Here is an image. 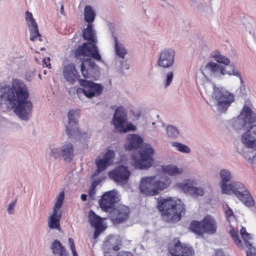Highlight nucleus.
Returning <instances> with one entry per match:
<instances>
[{
  "mask_svg": "<svg viewBox=\"0 0 256 256\" xmlns=\"http://www.w3.org/2000/svg\"><path fill=\"white\" fill-rule=\"evenodd\" d=\"M62 213L61 212H59L58 216H50L48 220V224L51 229H56L58 230H60V220L62 217Z\"/></svg>",
  "mask_w": 256,
  "mask_h": 256,
  "instance_id": "29",
  "label": "nucleus"
},
{
  "mask_svg": "<svg viewBox=\"0 0 256 256\" xmlns=\"http://www.w3.org/2000/svg\"><path fill=\"white\" fill-rule=\"evenodd\" d=\"M115 156V153L113 150H108L103 156L102 158L96 160V164L98 167L99 172H102L106 168L111 165L113 162V159Z\"/></svg>",
  "mask_w": 256,
  "mask_h": 256,
  "instance_id": "20",
  "label": "nucleus"
},
{
  "mask_svg": "<svg viewBox=\"0 0 256 256\" xmlns=\"http://www.w3.org/2000/svg\"><path fill=\"white\" fill-rule=\"evenodd\" d=\"M82 36L87 42L78 46L74 52L76 56H90L97 62H103L99 50L96 44L98 40L96 31L92 24H88L86 28L83 29Z\"/></svg>",
  "mask_w": 256,
  "mask_h": 256,
  "instance_id": "5",
  "label": "nucleus"
},
{
  "mask_svg": "<svg viewBox=\"0 0 256 256\" xmlns=\"http://www.w3.org/2000/svg\"><path fill=\"white\" fill-rule=\"evenodd\" d=\"M73 256H78V254L77 253H75V254H72Z\"/></svg>",
  "mask_w": 256,
  "mask_h": 256,
  "instance_id": "61",
  "label": "nucleus"
},
{
  "mask_svg": "<svg viewBox=\"0 0 256 256\" xmlns=\"http://www.w3.org/2000/svg\"><path fill=\"white\" fill-rule=\"evenodd\" d=\"M174 77V73L172 72H168L166 76V82L164 86L167 88L172 82Z\"/></svg>",
  "mask_w": 256,
  "mask_h": 256,
  "instance_id": "38",
  "label": "nucleus"
},
{
  "mask_svg": "<svg viewBox=\"0 0 256 256\" xmlns=\"http://www.w3.org/2000/svg\"><path fill=\"white\" fill-rule=\"evenodd\" d=\"M94 60L96 61L92 57L88 56L84 59L80 64V70L82 76L85 78H92L96 80L100 76L99 66Z\"/></svg>",
  "mask_w": 256,
  "mask_h": 256,
  "instance_id": "13",
  "label": "nucleus"
},
{
  "mask_svg": "<svg viewBox=\"0 0 256 256\" xmlns=\"http://www.w3.org/2000/svg\"><path fill=\"white\" fill-rule=\"evenodd\" d=\"M49 156L54 160L62 158L64 160L70 162L74 156V146L70 142H65L59 147L54 144L50 145Z\"/></svg>",
  "mask_w": 256,
  "mask_h": 256,
  "instance_id": "9",
  "label": "nucleus"
},
{
  "mask_svg": "<svg viewBox=\"0 0 256 256\" xmlns=\"http://www.w3.org/2000/svg\"><path fill=\"white\" fill-rule=\"evenodd\" d=\"M80 198L84 202L86 201L87 200V195L86 194H82L80 196Z\"/></svg>",
  "mask_w": 256,
  "mask_h": 256,
  "instance_id": "55",
  "label": "nucleus"
},
{
  "mask_svg": "<svg viewBox=\"0 0 256 256\" xmlns=\"http://www.w3.org/2000/svg\"><path fill=\"white\" fill-rule=\"evenodd\" d=\"M130 172L128 167L120 166L108 172V177L116 183L126 184L130 178Z\"/></svg>",
  "mask_w": 256,
  "mask_h": 256,
  "instance_id": "14",
  "label": "nucleus"
},
{
  "mask_svg": "<svg viewBox=\"0 0 256 256\" xmlns=\"http://www.w3.org/2000/svg\"><path fill=\"white\" fill-rule=\"evenodd\" d=\"M226 215L227 217L230 218L234 215V212L232 208H228L225 212Z\"/></svg>",
  "mask_w": 256,
  "mask_h": 256,
  "instance_id": "52",
  "label": "nucleus"
},
{
  "mask_svg": "<svg viewBox=\"0 0 256 256\" xmlns=\"http://www.w3.org/2000/svg\"><path fill=\"white\" fill-rule=\"evenodd\" d=\"M43 62H44L46 64V66L49 68H50L51 67H50V64L49 63L48 64H47L46 62V58H43Z\"/></svg>",
  "mask_w": 256,
  "mask_h": 256,
  "instance_id": "57",
  "label": "nucleus"
},
{
  "mask_svg": "<svg viewBox=\"0 0 256 256\" xmlns=\"http://www.w3.org/2000/svg\"><path fill=\"white\" fill-rule=\"evenodd\" d=\"M28 88L22 81L14 80L12 86L4 85L0 88V107L2 104H10L16 114L22 120L28 121L32 116V102L28 100Z\"/></svg>",
  "mask_w": 256,
  "mask_h": 256,
  "instance_id": "1",
  "label": "nucleus"
},
{
  "mask_svg": "<svg viewBox=\"0 0 256 256\" xmlns=\"http://www.w3.org/2000/svg\"><path fill=\"white\" fill-rule=\"evenodd\" d=\"M88 138V134L87 132H82L80 131V134H78V135H76V137H74V138H73L72 139H75V138H83V139H86V138Z\"/></svg>",
  "mask_w": 256,
  "mask_h": 256,
  "instance_id": "46",
  "label": "nucleus"
},
{
  "mask_svg": "<svg viewBox=\"0 0 256 256\" xmlns=\"http://www.w3.org/2000/svg\"><path fill=\"white\" fill-rule=\"evenodd\" d=\"M94 228V238L96 239L104 229L102 226H95Z\"/></svg>",
  "mask_w": 256,
  "mask_h": 256,
  "instance_id": "40",
  "label": "nucleus"
},
{
  "mask_svg": "<svg viewBox=\"0 0 256 256\" xmlns=\"http://www.w3.org/2000/svg\"><path fill=\"white\" fill-rule=\"evenodd\" d=\"M50 248L52 252L56 256H68V252L66 250L61 242L58 240H55L52 243Z\"/></svg>",
  "mask_w": 256,
  "mask_h": 256,
  "instance_id": "23",
  "label": "nucleus"
},
{
  "mask_svg": "<svg viewBox=\"0 0 256 256\" xmlns=\"http://www.w3.org/2000/svg\"><path fill=\"white\" fill-rule=\"evenodd\" d=\"M38 38V40L40 41V42L43 41L42 36L39 32H38V34H36V36L34 34H32V33H31V32H30V39L31 41L34 42Z\"/></svg>",
  "mask_w": 256,
  "mask_h": 256,
  "instance_id": "44",
  "label": "nucleus"
},
{
  "mask_svg": "<svg viewBox=\"0 0 256 256\" xmlns=\"http://www.w3.org/2000/svg\"><path fill=\"white\" fill-rule=\"evenodd\" d=\"M210 57L213 58L217 64H222L224 66H228L230 64V60L226 56L221 54L218 50H215L210 54Z\"/></svg>",
  "mask_w": 256,
  "mask_h": 256,
  "instance_id": "25",
  "label": "nucleus"
},
{
  "mask_svg": "<svg viewBox=\"0 0 256 256\" xmlns=\"http://www.w3.org/2000/svg\"><path fill=\"white\" fill-rule=\"evenodd\" d=\"M26 19L27 21L30 22V24H28L30 32H31L32 34H34L35 36L36 34H38V24L33 18L32 14L29 11H26Z\"/></svg>",
  "mask_w": 256,
  "mask_h": 256,
  "instance_id": "24",
  "label": "nucleus"
},
{
  "mask_svg": "<svg viewBox=\"0 0 256 256\" xmlns=\"http://www.w3.org/2000/svg\"><path fill=\"white\" fill-rule=\"evenodd\" d=\"M202 225V220H192L190 224V229L194 233L200 236H202L204 234Z\"/></svg>",
  "mask_w": 256,
  "mask_h": 256,
  "instance_id": "28",
  "label": "nucleus"
},
{
  "mask_svg": "<svg viewBox=\"0 0 256 256\" xmlns=\"http://www.w3.org/2000/svg\"><path fill=\"white\" fill-rule=\"evenodd\" d=\"M130 112L134 117L138 118L141 115L140 110H131Z\"/></svg>",
  "mask_w": 256,
  "mask_h": 256,
  "instance_id": "49",
  "label": "nucleus"
},
{
  "mask_svg": "<svg viewBox=\"0 0 256 256\" xmlns=\"http://www.w3.org/2000/svg\"><path fill=\"white\" fill-rule=\"evenodd\" d=\"M88 221L93 227L102 226V218L96 215L92 210H90L88 212Z\"/></svg>",
  "mask_w": 256,
  "mask_h": 256,
  "instance_id": "27",
  "label": "nucleus"
},
{
  "mask_svg": "<svg viewBox=\"0 0 256 256\" xmlns=\"http://www.w3.org/2000/svg\"><path fill=\"white\" fill-rule=\"evenodd\" d=\"M80 115L78 110H70L67 114L68 122L66 126L65 132L69 138H73L80 134L78 124Z\"/></svg>",
  "mask_w": 256,
  "mask_h": 256,
  "instance_id": "12",
  "label": "nucleus"
},
{
  "mask_svg": "<svg viewBox=\"0 0 256 256\" xmlns=\"http://www.w3.org/2000/svg\"><path fill=\"white\" fill-rule=\"evenodd\" d=\"M104 178L103 177H99L96 179H95L94 180L92 181V182L90 188H92L96 189V187L102 181Z\"/></svg>",
  "mask_w": 256,
  "mask_h": 256,
  "instance_id": "42",
  "label": "nucleus"
},
{
  "mask_svg": "<svg viewBox=\"0 0 256 256\" xmlns=\"http://www.w3.org/2000/svg\"><path fill=\"white\" fill-rule=\"evenodd\" d=\"M17 202V199L16 198L14 201L11 202L9 206H8L7 212L9 214H14V208L16 206V203Z\"/></svg>",
  "mask_w": 256,
  "mask_h": 256,
  "instance_id": "43",
  "label": "nucleus"
},
{
  "mask_svg": "<svg viewBox=\"0 0 256 256\" xmlns=\"http://www.w3.org/2000/svg\"><path fill=\"white\" fill-rule=\"evenodd\" d=\"M220 181V185L222 194H234L243 204L250 208L254 206V200L244 184L240 182L232 181L230 172L227 169H222L219 172Z\"/></svg>",
  "mask_w": 256,
  "mask_h": 256,
  "instance_id": "3",
  "label": "nucleus"
},
{
  "mask_svg": "<svg viewBox=\"0 0 256 256\" xmlns=\"http://www.w3.org/2000/svg\"><path fill=\"white\" fill-rule=\"evenodd\" d=\"M60 13L62 14H64V6H63V4H62V6H60Z\"/></svg>",
  "mask_w": 256,
  "mask_h": 256,
  "instance_id": "58",
  "label": "nucleus"
},
{
  "mask_svg": "<svg viewBox=\"0 0 256 256\" xmlns=\"http://www.w3.org/2000/svg\"><path fill=\"white\" fill-rule=\"evenodd\" d=\"M168 137L171 138H176L180 135V132L178 128L172 125H168L166 128Z\"/></svg>",
  "mask_w": 256,
  "mask_h": 256,
  "instance_id": "30",
  "label": "nucleus"
},
{
  "mask_svg": "<svg viewBox=\"0 0 256 256\" xmlns=\"http://www.w3.org/2000/svg\"><path fill=\"white\" fill-rule=\"evenodd\" d=\"M114 244V238H108L102 244V249L104 251H112V247Z\"/></svg>",
  "mask_w": 256,
  "mask_h": 256,
  "instance_id": "37",
  "label": "nucleus"
},
{
  "mask_svg": "<svg viewBox=\"0 0 256 256\" xmlns=\"http://www.w3.org/2000/svg\"><path fill=\"white\" fill-rule=\"evenodd\" d=\"M230 67L231 68V72L230 76H234L239 78L240 82V88H242V86H244V88H245L244 82L243 78L240 74V72L236 70V66L234 64H230Z\"/></svg>",
  "mask_w": 256,
  "mask_h": 256,
  "instance_id": "34",
  "label": "nucleus"
},
{
  "mask_svg": "<svg viewBox=\"0 0 256 256\" xmlns=\"http://www.w3.org/2000/svg\"><path fill=\"white\" fill-rule=\"evenodd\" d=\"M61 208H62V206L58 207L57 206H56V204H54V208H53L52 214L50 216H58L59 213L58 212L59 210Z\"/></svg>",
  "mask_w": 256,
  "mask_h": 256,
  "instance_id": "47",
  "label": "nucleus"
},
{
  "mask_svg": "<svg viewBox=\"0 0 256 256\" xmlns=\"http://www.w3.org/2000/svg\"><path fill=\"white\" fill-rule=\"evenodd\" d=\"M130 65L126 61H122L121 62V70H128Z\"/></svg>",
  "mask_w": 256,
  "mask_h": 256,
  "instance_id": "50",
  "label": "nucleus"
},
{
  "mask_svg": "<svg viewBox=\"0 0 256 256\" xmlns=\"http://www.w3.org/2000/svg\"><path fill=\"white\" fill-rule=\"evenodd\" d=\"M248 240L246 239V240H244L245 246L248 248L246 250V256H256V250L252 246V244L248 241Z\"/></svg>",
  "mask_w": 256,
  "mask_h": 256,
  "instance_id": "35",
  "label": "nucleus"
},
{
  "mask_svg": "<svg viewBox=\"0 0 256 256\" xmlns=\"http://www.w3.org/2000/svg\"><path fill=\"white\" fill-rule=\"evenodd\" d=\"M157 208L168 222L179 221L185 212L184 203L179 199L174 200L172 198L158 200Z\"/></svg>",
  "mask_w": 256,
  "mask_h": 256,
  "instance_id": "6",
  "label": "nucleus"
},
{
  "mask_svg": "<svg viewBox=\"0 0 256 256\" xmlns=\"http://www.w3.org/2000/svg\"><path fill=\"white\" fill-rule=\"evenodd\" d=\"M64 199V193L62 191L60 192L58 196L56 198V206L58 207L62 206L63 202Z\"/></svg>",
  "mask_w": 256,
  "mask_h": 256,
  "instance_id": "39",
  "label": "nucleus"
},
{
  "mask_svg": "<svg viewBox=\"0 0 256 256\" xmlns=\"http://www.w3.org/2000/svg\"><path fill=\"white\" fill-rule=\"evenodd\" d=\"M175 187L184 194H188L192 196H203L204 194L203 188L190 186L186 182L177 183L176 184Z\"/></svg>",
  "mask_w": 256,
  "mask_h": 256,
  "instance_id": "19",
  "label": "nucleus"
},
{
  "mask_svg": "<svg viewBox=\"0 0 256 256\" xmlns=\"http://www.w3.org/2000/svg\"><path fill=\"white\" fill-rule=\"evenodd\" d=\"M229 234L238 246L240 248L242 247V241L240 238L238 232L234 229H231L229 232Z\"/></svg>",
  "mask_w": 256,
  "mask_h": 256,
  "instance_id": "36",
  "label": "nucleus"
},
{
  "mask_svg": "<svg viewBox=\"0 0 256 256\" xmlns=\"http://www.w3.org/2000/svg\"><path fill=\"white\" fill-rule=\"evenodd\" d=\"M152 125H154V124H155V122H153L152 123Z\"/></svg>",
  "mask_w": 256,
  "mask_h": 256,
  "instance_id": "64",
  "label": "nucleus"
},
{
  "mask_svg": "<svg viewBox=\"0 0 256 256\" xmlns=\"http://www.w3.org/2000/svg\"><path fill=\"white\" fill-rule=\"evenodd\" d=\"M84 21L88 24H92L96 19V12L91 6L86 5L84 8Z\"/></svg>",
  "mask_w": 256,
  "mask_h": 256,
  "instance_id": "22",
  "label": "nucleus"
},
{
  "mask_svg": "<svg viewBox=\"0 0 256 256\" xmlns=\"http://www.w3.org/2000/svg\"><path fill=\"white\" fill-rule=\"evenodd\" d=\"M117 256H134L133 254L128 252L121 251L118 252Z\"/></svg>",
  "mask_w": 256,
  "mask_h": 256,
  "instance_id": "51",
  "label": "nucleus"
},
{
  "mask_svg": "<svg viewBox=\"0 0 256 256\" xmlns=\"http://www.w3.org/2000/svg\"><path fill=\"white\" fill-rule=\"evenodd\" d=\"M112 36L115 42L114 49L116 54L120 58H124L127 53L126 50L124 48V45L118 42V39L116 36L113 34Z\"/></svg>",
  "mask_w": 256,
  "mask_h": 256,
  "instance_id": "26",
  "label": "nucleus"
},
{
  "mask_svg": "<svg viewBox=\"0 0 256 256\" xmlns=\"http://www.w3.org/2000/svg\"><path fill=\"white\" fill-rule=\"evenodd\" d=\"M79 84L82 88H78L77 93L82 92L88 98L100 96L104 90V86L102 84L92 80L82 79L79 80Z\"/></svg>",
  "mask_w": 256,
  "mask_h": 256,
  "instance_id": "11",
  "label": "nucleus"
},
{
  "mask_svg": "<svg viewBox=\"0 0 256 256\" xmlns=\"http://www.w3.org/2000/svg\"><path fill=\"white\" fill-rule=\"evenodd\" d=\"M111 251H104V256H114V254H110Z\"/></svg>",
  "mask_w": 256,
  "mask_h": 256,
  "instance_id": "56",
  "label": "nucleus"
},
{
  "mask_svg": "<svg viewBox=\"0 0 256 256\" xmlns=\"http://www.w3.org/2000/svg\"><path fill=\"white\" fill-rule=\"evenodd\" d=\"M168 249L171 256H192L194 254V251L192 246L182 244L180 242L174 245L170 244Z\"/></svg>",
  "mask_w": 256,
  "mask_h": 256,
  "instance_id": "17",
  "label": "nucleus"
},
{
  "mask_svg": "<svg viewBox=\"0 0 256 256\" xmlns=\"http://www.w3.org/2000/svg\"><path fill=\"white\" fill-rule=\"evenodd\" d=\"M143 142V138L138 134H129L126 136V142L124 144V149L128 151L141 148L139 152V158L133 156L132 160V164L140 170L148 169L152 166L154 162V148L150 144Z\"/></svg>",
  "mask_w": 256,
  "mask_h": 256,
  "instance_id": "2",
  "label": "nucleus"
},
{
  "mask_svg": "<svg viewBox=\"0 0 256 256\" xmlns=\"http://www.w3.org/2000/svg\"><path fill=\"white\" fill-rule=\"evenodd\" d=\"M116 198V192L114 190L106 192L99 200V205L104 212H109V218L113 224H118L122 223L128 218L130 210L128 206L124 205L115 208Z\"/></svg>",
  "mask_w": 256,
  "mask_h": 256,
  "instance_id": "4",
  "label": "nucleus"
},
{
  "mask_svg": "<svg viewBox=\"0 0 256 256\" xmlns=\"http://www.w3.org/2000/svg\"><path fill=\"white\" fill-rule=\"evenodd\" d=\"M112 122L115 129L120 134L135 132L136 129L134 124L128 121L127 112L122 106L115 109Z\"/></svg>",
  "mask_w": 256,
  "mask_h": 256,
  "instance_id": "8",
  "label": "nucleus"
},
{
  "mask_svg": "<svg viewBox=\"0 0 256 256\" xmlns=\"http://www.w3.org/2000/svg\"><path fill=\"white\" fill-rule=\"evenodd\" d=\"M240 233L241 234L242 237V238L244 240H246V239H250V234H248L246 230V228L242 226L240 230Z\"/></svg>",
  "mask_w": 256,
  "mask_h": 256,
  "instance_id": "41",
  "label": "nucleus"
},
{
  "mask_svg": "<svg viewBox=\"0 0 256 256\" xmlns=\"http://www.w3.org/2000/svg\"><path fill=\"white\" fill-rule=\"evenodd\" d=\"M62 74L65 80L72 84L81 80L76 68V65L73 63H70L64 66Z\"/></svg>",
  "mask_w": 256,
  "mask_h": 256,
  "instance_id": "18",
  "label": "nucleus"
},
{
  "mask_svg": "<svg viewBox=\"0 0 256 256\" xmlns=\"http://www.w3.org/2000/svg\"><path fill=\"white\" fill-rule=\"evenodd\" d=\"M204 232L214 234L216 232V226L215 220L210 216H206L202 220Z\"/></svg>",
  "mask_w": 256,
  "mask_h": 256,
  "instance_id": "21",
  "label": "nucleus"
},
{
  "mask_svg": "<svg viewBox=\"0 0 256 256\" xmlns=\"http://www.w3.org/2000/svg\"><path fill=\"white\" fill-rule=\"evenodd\" d=\"M191 4L196 6L200 11H204L206 6L210 5V0H204L203 2H198L196 0H190Z\"/></svg>",
  "mask_w": 256,
  "mask_h": 256,
  "instance_id": "33",
  "label": "nucleus"
},
{
  "mask_svg": "<svg viewBox=\"0 0 256 256\" xmlns=\"http://www.w3.org/2000/svg\"><path fill=\"white\" fill-rule=\"evenodd\" d=\"M171 146L175 148L176 150L182 153L188 154L190 152V148L186 145L177 142H170Z\"/></svg>",
  "mask_w": 256,
  "mask_h": 256,
  "instance_id": "31",
  "label": "nucleus"
},
{
  "mask_svg": "<svg viewBox=\"0 0 256 256\" xmlns=\"http://www.w3.org/2000/svg\"><path fill=\"white\" fill-rule=\"evenodd\" d=\"M244 154V156H245L246 158H248V156L244 155V154Z\"/></svg>",
  "mask_w": 256,
  "mask_h": 256,
  "instance_id": "63",
  "label": "nucleus"
},
{
  "mask_svg": "<svg viewBox=\"0 0 256 256\" xmlns=\"http://www.w3.org/2000/svg\"><path fill=\"white\" fill-rule=\"evenodd\" d=\"M204 70L210 76L222 78V76L230 74L231 70H226V67L214 62H209L204 67Z\"/></svg>",
  "mask_w": 256,
  "mask_h": 256,
  "instance_id": "16",
  "label": "nucleus"
},
{
  "mask_svg": "<svg viewBox=\"0 0 256 256\" xmlns=\"http://www.w3.org/2000/svg\"><path fill=\"white\" fill-rule=\"evenodd\" d=\"M212 98L217 102L218 110L220 112H226L234 100L233 94L225 90L222 88H218L213 85Z\"/></svg>",
  "mask_w": 256,
  "mask_h": 256,
  "instance_id": "10",
  "label": "nucleus"
},
{
  "mask_svg": "<svg viewBox=\"0 0 256 256\" xmlns=\"http://www.w3.org/2000/svg\"><path fill=\"white\" fill-rule=\"evenodd\" d=\"M164 171L170 176H175L182 172V170L174 165H168L164 168Z\"/></svg>",
  "mask_w": 256,
  "mask_h": 256,
  "instance_id": "32",
  "label": "nucleus"
},
{
  "mask_svg": "<svg viewBox=\"0 0 256 256\" xmlns=\"http://www.w3.org/2000/svg\"><path fill=\"white\" fill-rule=\"evenodd\" d=\"M120 249V247L119 246H118V245H114V244L112 246V250H113L114 251H118Z\"/></svg>",
  "mask_w": 256,
  "mask_h": 256,
  "instance_id": "53",
  "label": "nucleus"
},
{
  "mask_svg": "<svg viewBox=\"0 0 256 256\" xmlns=\"http://www.w3.org/2000/svg\"><path fill=\"white\" fill-rule=\"evenodd\" d=\"M48 61H50V58H49V57H48Z\"/></svg>",
  "mask_w": 256,
  "mask_h": 256,
  "instance_id": "62",
  "label": "nucleus"
},
{
  "mask_svg": "<svg viewBox=\"0 0 256 256\" xmlns=\"http://www.w3.org/2000/svg\"><path fill=\"white\" fill-rule=\"evenodd\" d=\"M175 50L170 48H164L160 54L157 61L158 66L166 68L172 67L174 63Z\"/></svg>",
  "mask_w": 256,
  "mask_h": 256,
  "instance_id": "15",
  "label": "nucleus"
},
{
  "mask_svg": "<svg viewBox=\"0 0 256 256\" xmlns=\"http://www.w3.org/2000/svg\"><path fill=\"white\" fill-rule=\"evenodd\" d=\"M156 178L155 176L141 178L138 187L141 194L150 196L158 195L168 188L171 184V180L168 178L164 180H156Z\"/></svg>",
  "mask_w": 256,
  "mask_h": 256,
  "instance_id": "7",
  "label": "nucleus"
},
{
  "mask_svg": "<svg viewBox=\"0 0 256 256\" xmlns=\"http://www.w3.org/2000/svg\"><path fill=\"white\" fill-rule=\"evenodd\" d=\"M224 256L223 255V252L222 250H218V251H216V256Z\"/></svg>",
  "mask_w": 256,
  "mask_h": 256,
  "instance_id": "54",
  "label": "nucleus"
},
{
  "mask_svg": "<svg viewBox=\"0 0 256 256\" xmlns=\"http://www.w3.org/2000/svg\"><path fill=\"white\" fill-rule=\"evenodd\" d=\"M68 241L72 254H74L75 253H77L76 250L75 246L73 239L72 238H69Z\"/></svg>",
  "mask_w": 256,
  "mask_h": 256,
  "instance_id": "45",
  "label": "nucleus"
},
{
  "mask_svg": "<svg viewBox=\"0 0 256 256\" xmlns=\"http://www.w3.org/2000/svg\"><path fill=\"white\" fill-rule=\"evenodd\" d=\"M40 50L41 51H43V50H45V48L44 47H42L40 48Z\"/></svg>",
  "mask_w": 256,
  "mask_h": 256,
  "instance_id": "60",
  "label": "nucleus"
},
{
  "mask_svg": "<svg viewBox=\"0 0 256 256\" xmlns=\"http://www.w3.org/2000/svg\"><path fill=\"white\" fill-rule=\"evenodd\" d=\"M88 196L90 198L91 200H94L95 198L96 190L94 188H90L88 191Z\"/></svg>",
  "mask_w": 256,
  "mask_h": 256,
  "instance_id": "48",
  "label": "nucleus"
},
{
  "mask_svg": "<svg viewBox=\"0 0 256 256\" xmlns=\"http://www.w3.org/2000/svg\"><path fill=\"white\" fill-rule=\"evenodd\" d=\"M99 172L98 170V167H97V169L95 171L94 174H93L92 176H96V175H98L100 172Z\"/></svg>",
  "mask_w": 256,
  "mask_h": 256,
  "instance_id": "59",
  "label": "nucleus"
}]
</instances>
